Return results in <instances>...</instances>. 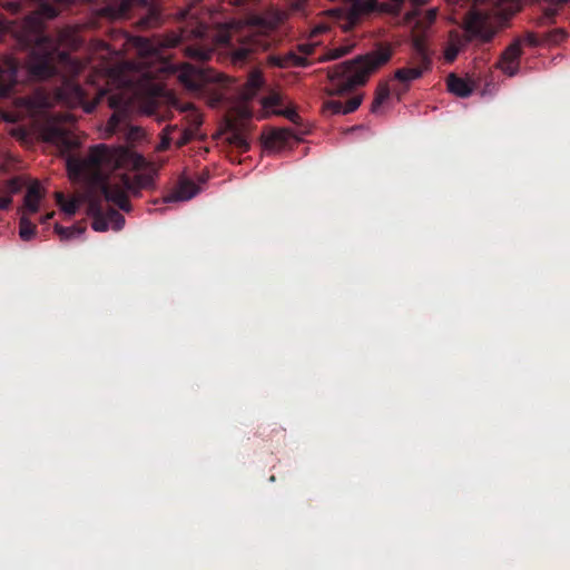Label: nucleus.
Listing matches in <instances>:
<instances>
[{
  "label": "nucleus",
  "mask_w": 570,
  "mask_h": 570,
  "mask_svg": "<svg viewBox=\"0 0 570 570\" xmlns=\"http://www.w3.org/2000/svg\"><path fill=\"white\" fill-rule=\"evenodd\" d=\"M438 17V9L432 8L428 10L424 14L417 16L416 12L407 13L404 18L405 23L411 26L412 28V45L414 46V38H420L423 42V35L428 31V29L435 22Z\"/></svg>",
  "instance_id": "obj_11"
},
{
  "label": "nucleus",
  "mask_w": 570,
  "mask_h": 570,
  "mask_svg": "<svg viewBox=\"0 0 570 570\" xmlns=\"http://www.w3.org/2000/svg\"><path fill=\"white\" fill-rule=\"evenodd\" d=\"M189 108H191V105H186L181 107V110H188Z\"/></svg>",
  "instance_id": "obj_49"
},
{
  "label": "nucleus",
  "mask_w": 570,
  "mask_h": 570,
  "mask_svg": "<svg viewBox=\"0 0 570 570\" xmlns=\"http://www.w3.org/2000/svg\"><path fill=\"white\" fill-rule=\"evenodd\" d=\"M316 42L314 41H308V42H304L302 45H299V50L305 55V56H308L311 53H313L314 51V48L316 47Z\"/></svg>",
  "instance_id": "obj_37"
},
{
  "label": "nucleus",
  "mask_w": 570,
  "mask_h": 570,
  "mask_svg": "<svg viewBox=\"0 0 570 570\" xmlns=\"http://www.w3.org/2000/svg\"><path fill=\"white\" fill-rule=\"evenodd\" d=\"M351 2L352 6L348 10L342 8H333L327 11L328 17L342 30H351L358 21L361 14L372 11L377 0H344Z\"/></svg>",
  "instance_id": "obj_6"
},
{
  "label": "nucleus",
  "mask_w": 570,
  "mask_h": 570,
  "mask_svg": "<svg viewBox=\"0 0 570 570\" xmlns=\"http://www.w3.org/2000/svg\"><path fill=\"white\" fill-rule=\"evenodd\" d=\"M448 89L458 97L466 98L473 91V83L468 79L459 78L451 73L448 77Z\"/></svg>",
  "instance_id": "obj_18"
},
{
  "label": "nucleus",
  "mask_w": 570,
  "mask_h": 570,
  "mask_svg": "<svg viewBox=\"0 0 570 570\" xmlns=\"http://www.w3.org/2000/svg\"><path fill=\"white\" fill-rule=\"evenodd\" d=\"M7 8L12 10L13 12H17L20 8V4L17 2H9L7 3Z\"/></svg>",
  "instance_id": "obj_44"
},
{
  "label": "nucleus",
  "mask_w": 570,
  "mask_h": 570,
  "mask_svg": "<svg viewBox=\"0 0 570 570\" xmlns=\"http://www.w3.org/2000/svg\"><path fill=\"white\" fill-rule=\"evenodd\" d=\"M328 28H330V27H328V24H327V23H323V22H322V23H318V24H316V26L312 29V31H311V37L313 38V37H315L316 35L322 33V32H324V31L328 30Z\"/></svg>",
  "instance_id": "obj_38"
},
{
  "label": "nucleus",
  "mask_w": 570,
  "mask_h": 570,
  "mask_svg": "<svg viewBox=\"0 0 570 570\" xmlns=\"http://www.w3.org/2000/svg\"><path fill=\"white\" fill-rule=\"evenodd\" d=\"M53 18L55 9L50 7L42 8L41 12L29 16L23 22V41L35 43V48L28 60V69L31 76L45 79L57 71L58 65L69 63V56L60 48L76 49L80 40L76 30L71 28L59 32L57 39L41 36V19Z\"/></svg>",
  "instance_id": "obj_3"
},
{
  "label": "nucleus",
  "mask_w": 570,
  "mask_h": 570,
  "mask_svg": "<svg viewBox=\"0 0 570 570\" xmlns=\"http://www.w3.org/2000/svg\"><path fill=\"white\" fill-rule=\"evenodd\" d=\"M529 41H530L531 43H533V42H534V40H533V38H532V37H529Z\"/></svg>",
  "instance_id": "obj_51"
},
{
  "label": "nucleus",
  "mask_w": 570,
  "mask_h": 570,
  "mask_svg": "<svg viewBox=\"0 0 570 570\" xmlns=\"http://www.w3.org/2000/svg\"><path fill=\"white\" fill-rule=\"evenodd\" d=\"M393 2L394 10H397L404 0H391Z\"/></svg>",
  "instance_id": "obj_47"
},
{
  "label": "nucleus",
  "mask_w": 570,
  "mask_h": 570,
  "mask_svg": "<svg viewBox=\"0 0 570 570\" xmlns=\"http://www.w3.org/2000/svg\"><path fill=\"white\" fill-rule=\"evenodd\" d=\"M89 214L94 217L92 228L96 232H106L111 228L105 215H102L101 210L95 205L91 204L89 207Z\"/></svg>",
  "instance_id": "obj_23"
},
{
  "label": "nucleus",
  "mask_w": 570,
  "mask_h": 570,
  "mask_svg": "<svg viewBox=\"0 0 570 570\" xmlns=\"http://www.w3.org/2000/svg\"><path fill=\"white\" fill-rule=\"evenodd\" d=\"M45 191L39 181H32L24 196V209L29 214L38 212L40 202L43 198Z\"/></svg>",
  "instance_id": "obj_17"
},
{
  "label": "nucleus",
  "mask_w": 570,
  "mask_h": 570,
  "mask_svg": "<svg viewBox=\"0 0 570 570\" xmlns=\"http://www.w3.org/2000/svg\"><path fill=\"white\" fill-rule=\"evenodd\" d=\"M414 60L416 66L401 68L395 71V79L402 82H410L417 78H420L424 70H426L430 66V55L426 49L425 42H423L420 38H414Z\"/></svg>",
  "instance_id": "obj_8"
},
{
  "label": "nucleus",
  "mask_w": 570,
  "mask_h": 570,
  "mask_svg": "<svg viewBox=\"0 0 570 570\" xmlns=\"http://www.w3.org/2000/svg\"><path fill=\"white\" fill-rule=\"evenodd\" d=\"M170 140H171V139H170V137H169V134H168L167 131H166V132H164V135H163V137H161V141L159 142V145H158L157 149H158V150H164V149H166V148L169 146Z\"/></svg>",
  "instance_id": "obj_39"
},
{
  "label": "nucleus",
  "mask_w": 570,
  "mask_h": 570,
  "mask_svg": "<svg viewBox=\"0 0 570 570\" xmlns=\"http://www.w3.org/2000/svg\"><path fill=\"white\" fill-rule=\"evenodd\" d=\"M354 46V42H347L345 45H341L336 48L330 49L325 55L318 58V61H330L342 58L343 56L350 53Z\"/></svg>",
  "instance_id": "obj_25"
},
{
  "label": "nucleus",
  "mask_w": 570,
  "mask_h": 570,
  "mask_svg": "<svg viewBox=\"0 0 570 570\" xmlns=\"http://www.w3.org/2000/svg\"><path fill=\"white\" fill-rule=\"evenodd\" d=\"M262 85H263L262 73L258 70L253 71L249 75L247 82L244 85V87L240 91V98L243 100L252 99L256 95L257 90L261 88Z\"/></svg>",
  "instance_id": "obj_20"
},
{
  "label": "nucleus",
  "mask_w": 570,
  "mask_h": 570,
  "mask_svg": "<svg viewBox=\"0 0 570 570\" xmlns=\"http://www.w3.org/2000/svg\"><path fill=\"white\" fill-rule=\"evenodd\" d=\"M362 104V97L356 96L343 104L344 115L355 111Z\"/></svg>",
  "instance_id": "obj_33"
},
{
  "label": "nucleus",
  "mask_w": 570,
  "mask_h": 570,
  "mask_svg": "<svg viewBox=\"0 0 570 570\" xmlns=\"http://www.w3.org/2000/svg\"><path fill=\"white\" fill-rule=\"evenodd\" d=\"M11 202L12 200L10 197H0V208L7 209L10 206Z\"/></svg>",
  "instance_id": "obj_41"
},
{
  "label": "nucleus",
  "mask_w": 570,
  "mask_h": 570,
  "mask_svg": "<svg viewBox=\"0 0 570 570\" xmlns=\"http://www.w3.org/2000/svg\"><path fill=\"white\" fill-rule=\"evenodd\" d=\"M324 109L333 115H344L343 102L338 100H328L325 102Z\"/></svg>",
  "instance_id": "obj_32"
},
{
  "label": "nucleus",
  "mask_w": 570,
  "mask_h": 570,
  "mask_svg": "<svg viewBox=\"0 0 570 570\" xmlns=\"http://www.w3.org/2000/svg\"><path fill=\"white\" fill-rule=\"evenodd\" d=\"M147 166L145 158L132 149L106 145L92 147L86 158H70L67 161L70 178H81L99 186L105 198L125 212L130 210L127 193L138 194L154 183L153 169L129 177L130 171Z\"/></svg>",
  "instance_id": "obj_1"
},
{
  "label": "nucleus",
  "mask_w": 570,
  "mask_h": 570,
  "mask_svg": "<svg viewBox=\"0 0 570 570\" xmlns=\"http://www.w3.org/2000/svg\"><path fill=\"white\" fill-rule=\"evenodd\" d=\"M109 225H111V229L120 230L125 225V218L121 214H119L115 209H110L105 215Z\"/></svg>",
  "instance_id": "obj_29"
},
{
  "label": "nucleus",
  "mask_w": 570,
  "mask_h": 570,
  "mask_svg": "<svg viewBox=\"0 0 570 570\" xmlns=\"http://www.w3.org/2000/svg\"><path fill=\"white\" fill-rule=\"evenodd\" d=\"M55 230L62 240H69L72 238L80 237L85 232L83 228L78 226L62 227L58 224L55 225Z\"/></svg>",
  "instance_id": "obj_26"
},
{
  "label": "nucleus",
  "mask_w": 570,
  "mask_h": 570,
  "mask_svg": "<svg viewBox=\"0 0 570 570\" xmlns=\"http://www.w3.org/2000/svg\"><path fill=\"white\" fill-rule=\"evenodd\" d=\"M268 46V40L262 33L250 32L242 46L232 52V62L240 66L254 51L265 50Z\"/></svg>",
  "instance_id": "obj_10"
},
{
  "label": "nucleus",
  "mask_w": 570,
  "mask_h": 570,
  "mask_svg": "<svg viewBox=\"0 0 570 570\" xmlns=\"http://www.w3.org/2000/svg\"><path fill=\"white\" fill-rule=\"evenodd\" d=\"M132 46L138 50L139 55L142 57H157L159 53V46L146 38H134Z\"/></svg>",
  "instance_id": "obj_22"
},
{
  "label": "nucleus",
  "mask_w": 570,
  "mask_h": 570,
  "mask_svg": "<svg viewBox=\"0 0 570 570\" xmlns=\"http://www.w3.org/2000/svg\"><path fill=\"white\" fill-rule=\"evenodd\" d=\"M471 42L466 36L460 35L458 31H451L449 33V40L444 49V59L448 62H452L459 55V52Z\"/></svg>",
  "instance_id": "obj_16"
},
{
  "label": "nucleus",
  "mask_w": 570,
  "mask_h": 570,
  "mask_svg": "<svg viewBox=\"0 0 570 570\" xmlns=\"http://www.w3.org/2000/svg\"><path fill=\"white\" fill-rule=\"evenodd\" d=\"M268 61L277 67L281 68H288L292 66H298L303 67L307 65L306 57L298 56L294 52H288L287 55L279 57V56H272L269 57Z\"/></svg>",
  "instance_id": "obj_19"
},
{
  "label": "nucleus",
  "mask_w": 570,
  "mask_h": 570,
  "mask_svg": "<svg viewBox=\"0 0 570 570\" xmlns=\"http://www.w3.org/2000/svg\"><path fill=\"white\" fill-rule=\"evenodd\" d=\"M146 3V0H121L119 4V14L126 13L135 4L145 6Z\"/></svg>",
  "instance_id": "obj_34"
},
{
  "label": "nucleus",
  "mask_w": 570,
  "mask_h": 570,
  "mask_svg": "<svg viewBox=\"0 0 570 570\" xmlns=\"http://www.w3.org/2000/svg\"><path fill=\"white\" fill-rule=\"evenodd\" d=\"M178 79L190 90L200 89L206 82L218 81L219 75L210 70L185 65L180 68Z\"/></svg>",
  "instance_id": "obj_9"
},
{
  "label": "nucleus",
  "mask_w": 570,
  "mask_h": 570,
  "mask_svg": "<svg viewBox=\"0 0 570 570\" xmlns=\"http://www.w3.org/2000/svg\"><path fill=\"white\" fill-rule=\"evenodd\" d=\"M126 137L129 141H138L144 137V131L139 127H130L127 131Z\"/></svg>",
  "instance_id": "obj_35"
},
{
  "label": "nucleus",
  "mask_w": 570,
  "mask_h": 570,
  "mask_svg": "<svg viewBox=\"0 0 570 570\" xmlns=\"http://www.w3.org/2000/svg\"><path fill=\"white\" fill-rule=\"evenodd\" d=\"M238 112H239V115H240L242 117H244V118H246V117H249V116H250V111H249V110H248V108H247V107H245V106H244V107H240V109H239V111H238Z\"/></svg>",
  "instance_id": "obj_45"
},
{
  "label": "nucleus",
  "mask_w": 570,
  "mask_h": 570,
  "mask_svg": "<svg viewBox=\"0 0 570 570\" xmlns=\"http://www.w3.org/2000/svg\"><path fill=\"white\" fill-rule=\"evenodd\" d=\"M294 138V134L288 128H279L264 135L263 142L266 150L271 153L282 151L287 142Z\"/></svg>",
  "instance_id": "obj_13"
},
{
  "label": "nucleus",
  "mask_w": 570,
  "mask_h": 570,
  "mask_svg": "<svg viewBox=\"0 0 570 570\" xmlns=\"http://www.w3.org/2000/svg\"><path fill=\"white\" fill-rule=\"evenodd\" d=\"M389 99H390L389 86L385 83L381 85L376 90L375 98L371 106V111L373 114H380L383 105L386 104L389 101Z\"/></svg>",
  "instance_id": "obj_24"
},
{
  "label": "nucleus",
  "mask_w": 570,
  "mask_h": 570,
  "mask_svg": "<svg viewBox=\"0 0 570 570\" xmlns=\"http://www.w3.org/2000/svg\"><path fill=\"white\" fill-rule=\"evenodd\" d=\"M18 63L14 59L8 58L0 66V96L9 94L16 83Z\"/></svg>",
  "instance_id": "obj_15"
},
{
  "label": "nucleus",
  "mask_w": 570,
  "mask_h": 570,
  "mask_svg": "<svg viewBox=\"0 0 570 570\" xmlns=\"http://www.w3.org/2000/svg\"><path fill=\"white\" fill-rule=\"evenodd\" d=\"M117 52L110 50L102 41H95L90 48V62L94 63L95 75L90 76L87 88L83 89L75 82H66L59 97L71 107H82L85 112H91L101 97L107 92L105 88L98 85V79L107 77L112 81L124 85L119 92L109 97V106L115 109L110 117L106 132L112 135L118 126L125 121L127 110L134 107V96L142 89V85L134 86V78L128 72L135 67L132 63L112 65L110 61Z\"/></svg>",
  "instance_id": "obj_2"
},
{
  "label": "nucleus",
  "mask_w": 570,
  "mask_h": 570,
  "mask_svg": "<svg viewBox=\"0 0 570 570\" xmlns=\"http://www.w3.org/2000/svg\"><path fill=\"white\" fill-rule=\"evenodd\" d=\"M199 193L198 186L189 179H180L177 186L164 198L165 203L187 202Z\"/></svg>",
  "instance_id": "obj_14"
},
{
  "label": "nucleus",
  "mask_w": 570,
  "mask_h": 570,
  "mask_svg": "<svg viewBox=\"0 0 570 570\" xmlns=\"http://www.w3.org/2000/svg\"><path fill=\"white\" fill-rule=\"evenodd\" d=\"M186 52L190 58H194V59L200 60V61L209 59L213 53V51L210 49H205V48H200V47H188L186 49Z\"/></svg>",
  "instance_id": "obj_30"
},
{
  "label": "nucleus",
  "mask_w": 570,
  "mask_h": 570,
  "mask_svg": "<svg viewBox=\"0 0 570 570\" xmlns=\"http://www.w3.org/2000/svg\"><path fill=\"white\" fill-rule=\"evenodd\" d=\"M273 114H275V115H283L286 118H288L289 120H292V121H296V119L298 118L297 114L293 109L273 110Z\"/></svg>",
  "instance_id": "obj_36"
},
{
  "label": "nucleus",
  "mask_w": 570,
  "mask_h": 570,
  "mask_svg": "<svg viewBox=\"0 0 570 570\" xmlns=\"http://www.w3.org/2000/svg\"><path fill=\"white\" fill-rule=\"evenodd\" d=\"M35 234H36V226L31 223V220L26 215H22L20 217L19 236L21 237V239L28 242L33 238Z\"/></svg>",
  "instance_id": "obj_27"
},
{
  "label": "nucleus",
  "mask_w": 570,
  "mask_h": 570,
  "mask_svg": "<svg viewBox=\"0 0 570 570\" xmlns=\"http://www.w3.org/2000/svg\"><path fill=\"white\" fill-rule=\"evenodd\" d=\"M150 95H158L160 91V87L156 83H151L146 89Z\"/></svg>",
  "instance_id": "obj_42"
},
{
  "label": "nucleus",
  "mask_w": 570,
  "mask_h": 570,
  "mask_svg": "<svg viewBox=\"0 0 570 570\" xmlns=\"http://www.w3.org/2000/svg\"><path fill=\"white\" fill-rule=\"evenodd\" d=\"M391 56L392 51L390 48L381 47L328 69L327 78L332 85L328 89V95L341 96L356 86L364 85L370 75L385 65L391 59Z\"/></svg>",
  "instance_id": "obj_5"
},
{
  "label": "nucleus",
  "mask_w": 570,
  "mask_h": 570,
  "mask_svg": "<svg viewBox=\"0 0 570 570\" xmlns=\"http://www.w3.org/2000/svg\"><path fill=\"white\" fill-rule=\"evenodd\" d=\"M226 140L229 144L235 145L242 149L248 148V142H247L246 137L239 131H236V130L228 131L226 134Z\"/></svg>",
  "instance_id": "obj_28"
},
{
  "label": "nucleus",
  "mask_w": 570,
  "mask_h": 570,
  "mask_svg": "<svg viewBox=\"0 0 570 570\" xmlns=\"http://www.w3.org/2000/svg\"><path fill=\"white\" fill-rule=\"evenodd\" d=\"M73 118L69 114L55 116L46 121L41 127L42 138L52 144H61L67 148L76 145V141L68 136V129L63 126L65 122H72Z\"/></svg>",
  "instance_id": "obj_7"
},
{
  "label": "nucleus",
  "mask_w": 570,
  "mask_h": 570,
  "mask_svg": "<svg viewBox=\"0 0 570 570\" xmlns=\"http://www.w3.org/2000/svg\"><path fill=\"white\" fill-rule=\"evenodd\" d=\"M414 3H423L424 0H412Z\"/></svg>",
  "instance_id": "obj_50"
},
{
  "label": "nucleus",
  "mask_w": 570,
  "mask_h": 570,
  "mask_svg": "<svg viewBox=\"0 0 570 570\" xmlns=\"http://www.w3.org/2000/svg\"><path fill=\"white\" fill-rule=\"evenodd\" d=\"M55 197L62 213L69 217L77 213L82 203L81 196L72 197L71 199L67 200L65 199V196L61 191H57Z\"/></svg>",
  "instance_id": "obj_21"
},
{
  "label": "nucleus",
  "mask_w": 570,
  "mask_h": 570,
  "mask_svg": "<svg viewBox=\"0 0 570 570\" xmlns=\"http://www.w3.org/2000/svg\"><path fill=\"white\" fill-rule=\"evenodd\" d=\"M521 56V43L519 40L511 43L502 53L498 67L505 75L512 77L519 71V59Z\"/></svg>",
  "instance_id": "obj_12"
},
{
  "label": "nucleus",
  "mask_w": 570,
  "mask_h": 570,
  "mask_svg": "<svg viewBox=\"0 0 570 570\" xmlns=\"http://www.w3.org/2000/svg\"><path fill=\"white\" fill-rule=\"evenodd\" d=\"M53 215H55L53 213H49V214H47V215L41 219V222H42L43 224H45V223H47L49 219H51V218L53 217Z\"/></svg>",
  "instance_id": "obj_48"
},
{
  "label": "nucleus",
  "mask_w": 570,
  "mask_h": 570,
  "mask_svg": "<svg viewBox=\"0 0 570 570\" xmlns=\"http://www.w3.org/2000/svg\"><path fill=\"white\" fill-rule=\"evenodd\" d=\"M255 23L258 26H263L267 29H272L274 27L272 22L265 23L262 19H256Z\"/></svg>",
  "instance_id": "obj_43"
},
{
  "label": "nucleus",
  "mask_w": 570,
  "mask_h": 570,
  "mask_svg": "<svg viewBox=\"0 0 570 570\" xmlns=\"http://www.w3.org/2000/svg\"><path fill=\"white\" fill-rule=\"evenodd\" d=\"M283 101V96L279 92H272L267 97L262 100V105L264 109L271 110L273 112L274 107L281 105Z\"/></svg>",
  "instance_id": "obj_31"
},
{
  "label": "nucleus",
  "mask_w": 570,
  "mask_h": 570,
  "mask_svg": "<svg viewBox=\"0 0 570 570\" xmlns=\"http://www.w3.org/2000/svg\"><path fill=\"white\" fill-rule=\"evenodd\" d=\"M521 8V0H474L465 13L462 29L468 40L490 42Z\"/></svg>",
  "instance_id": "obj_4"
},
{
  "label": "nucleus",
  "mask_w": 570,
  "mask_h": 570,
  "mask_svg": "<svg viewBox=\"0 0 570 570\" xmlns=\"http://www.w3.org/2000/svg\"><path fill=\"white\" fill-rule=\"evenodd\" d=\"M191 137H193L191 131H188V130L184 131L181 137L178 139L177 145L178 146L185 145L186 142H188L191 139Z\"/></svg>",
  "instance_id": "obj_40"
},
{
  "label": "nucleus",
  "mask_w": 570,
  "mask_h": 570,
  "mask_svg": "<svg viewBox=\"0 0 570 570\" xmlns=\"http://www.w3.org/2000/svg\"><path fill=\"white\" fill-rule=\"evenodd\" d=\"M177 43V39H171L167 41L166 43H163V47H174Z\"/></svg>",
  "instance_id": "obj_46"
}]
</instances>
